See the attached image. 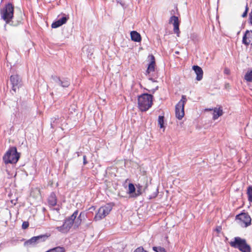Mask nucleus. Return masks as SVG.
Returning a JSON list of instances; mask_svg holds the SVG:
<instances>
[{
    "label": "nucleus",
    "mask_w": 252,
    "mask_h": 252,
    "mask_svg": "<svg viewBox=\"0 0 252 252\" xmlns=\"http://www.w3.org/2000/svg\"><path fill=\"white\" fill-rule=\"evenodd\" d=\"M158 89V87H157L155 89V90H157Z\"/></svg>",
    "instance_id": "nucleus-47"
},
{
    "label": "nucleus",
    "mask_w": 252,
    "mask_h": 252,
    "mask_svg": "<svg viewBox=\"0 0 252 252\" xmlns=\"http://www.w3.org/2000/svg\"><path fill=\"white\" fill-rule=\"evenodd\" d=\"M158 125L159 126L160 128H164V117L163 116H159L158 118Z\"/></svg>",
    "instance_id": "nucleus-21"
},
{
    "label": "nucleus",
    "mask_w": 252,
    "mask_h": 252,
    "mask_svg": "<svg viewBox=\"0 0 252 252\" xmlns=\"http://www.w3.org/2000/svg\"><path fill=\"white\" fill-rule=\"evenodd\" d=\"M149 80L152 81L153 82H155L156 81L152 77L149 78Z\"/></svg>",
    "instance_id": "nucleus-42"
},
{
    "label": "nucleus",
    "mask_w": 252,
    "mask_h": 252,
    "mask_svg": "<svg viewBox=\"0 0 252 252\" xmlns=\"http://www.w3.org/2000/svg\"><path fill=\"white\" fill-rule=\"evenodd\" d=\"M52 252V251H51V250H50L48 251H47V252Z\"/></svg>",
    "instance_id": "nucleus-46"
},
{
    "label": "nucleus",
    "mask_w": 252,
    "mask_h": 252,
    "mask_svg": "<svg viewBox=\"0 0 252 252\" xmlns=\"http://www.w3.org/2000/svg\"><path fill=\"white\" fill-rule=\"evenodd\" d=\"M78 210H76L72 214L71 216H70V217L67 218V219H68V220H71V221H72L73 222H74V220H75L76 219V218H77V216L78 215Z\"/></svg>",
    "instance_id": "nucleus-25"
},
{
    "label": "nucleus",
    "mask_w": 252,
    "mask_h": 252,
    "mask_svg": "<svg viewBox=\"0 0 252 252\" xmlns=\"http://www.w3.org/2000/svg\"><path fill=\"white\" fill-rule=\"evenodd\" d=\"M249 22L251 24H252V9L251 12L249 14Z\"/></svg>",
    "instance_id": "nucleus-34"
},
{
    "label": "nucleus",
    "mask_w": 252,
    "mask_h": 252,
    "mask_svg": "<svg viewBox=\"0 0 252 252\" xmlns=\"http://www.w3.org/2000/svg\"><path fill=\"white\" fill-rule=\"evenodd\" d=\"M51 78L54 81V83L62 88H67L70 85V80L68 78L63 77L61 78L59 76L54 75H51Z\"/></svg>",
    "instance_id": "nucleus-8"
},
{
    "label": "nucleus",
    "mask_w": 252,
    "mask_h": 252,
    "mask_svg": "<svg viewBox=\"0 0 252 252\" xmlns=\"http://www.w3.org/2000/svg\"><path fill=\"white\" fill-rule=\"evenodd\" d=\"M59 120V116H57V117H53L51 118V127L53 128L54 127V123L56 121Z\"/></svg>",
    "instance_id": "nucleus-29"
},
{
    "label": "nucleus",
    "mask_w": 252,
    "mask_h": 252,
    "mask_svg": "<svg viewBox=\"0 0 252 252\" xmlns=\"http://www.w3.org/2000/svg\"><path fill=\"white\" fill-rule=\"evenodd\" d=\"M113 208V205L111 203L101 207L94 218V220H100L108 215Z\"/></svg>",
    "instance_id": "nucleus-5"
},
{
    "label": "nucleus",
    "mask_w": 252,
    "mask_h": 252,
    "mask_svg": "<svg viewBox=\"0 0 252 252\" xmlns=\"http://www.w3.org/2000/svg\"><path fill=\"white\" fill-rule=\"evenodd\" d=\"M83 214V213L82 212H81L79 216L78 217V218H77V220H82V219H81V217H82V215Z\"/></svg>",
    "instance_id": "nucleus-37"
},
{
    "label": "nucleus",
    "mask_w": 252,
    "mask_h": 252,
    "mask_svg": "<svg viewBox=\"0 0 252 252\" xmlns=\"http://www.w3.org/2000/svg\"><path fill=\"white\" fill-rule=\"evenodd\" d=\"M224 73L226 75H229L230 73V69L227 67H225L224 69Z\"/></svg>",
    "instance_id": "nucleus-33"
},
{
    "label": "nucleus",
    "mask_w": 252,
    "mask_h": 252,
    "mask_svg": "<svg viewBox=\"0 0 252 252\" xmlns=\"http://www.w3.org/2000/svg\"><path fill=\"white\" fill-rule=\"evenodd\" d=\"M192 69L196 74V79L197 81H200L202 79L203 71L202 69L198 65H193Z\"/></svg>",
    "instance_id": "nucleus-15"
},
{
    "label": "nucleus",
    "mask_w": 252,
    "mask_h": 252,
    "mask_svg": "<svg viewBox=\"0 0 252 252\" xmlns=\"http://www.w3.org/2000/svg\"><path fill=\"white\" fill-rule=\"evenodd\" d=\"M73 223L74 222L66 218L62 226L57 227L56 229L62 233H66L71 228Z\"/></svg>",
    "instance_id": "nucleus-10"
},
{
    "label": "nucleus",
    "mask_w": 252,
    "mask_h": 252,
    "mask_svg": "<svg viewBox=\"0 0 252 252\" xmlns=\"http://www.w3.org/2000/svg\"><path fill=\"white\" fill-rule=\"evenodd\" d=\"M155 191L152 194L149 196V199H151L156 197L158 193V188H155Z\"/></svg>",
    "instance_id": "nucleus-27"
},
{
    "label": "nucleus",
    "mask_w": 252,
    "mask_h": 252,
    "mask_svg": "<svg viewBox=\"0 0 252 252\" xmlns=\"http://www.w3.org/2000/svg\"><path fill=\"white\" fill-rule=\"evenodd\" d=\"M49 237V235L47 234L40 235L37 236H34L32 237L31 239L26 241L24 243V246H35L38 243L44 242Z\"/></svg>",
    "instance_id": "nucleus-7"
},
{
    "label": "nucleus",
    "mask_w": 252,
    "mask_h": 252,
    "mask_svg": "<svg viewBox=\"0 0 252 252\" xmlns=\"http://www.w3.org/2000/svg\"><path fill=\"white\" fill-rule=\"evenodd\" d=\"M236 220H239L245 224V227H247L251 224V218L248 213H242L236 216Z\"/></svg>",
    "instance_id": "nucleus-11"
},
{
    "label": "nucleus",
    "mask_w": 252,
    "mask_h": 252,
    "mask_svg": "<svg viewBox=\"0 0 252 252\" xmlns=\"http://www.w3.org/2000/svg\"><path fill=\"white\" fill-rule=\"evenodd\" d=\"M156 90H155V89H154L153 91H152V92L153 93H154Z\"/></svg>",
    "instance_id": "nucleus-45"
},
{
    "label": "nucleus",
    "mask_w": 252,
    "mask_h": 252,
    "mask_svg": "<svg viewBox=\"0 0 252 252\" xmlns=\"http://www.w3.org/2000/svg\"><path fill=\"white\" fill-rule=\"evenodd\" d=\"M247 194L249 201L252 202V186H249L248 188Z\"/></svg>",
    "instance_id": "nucleus-23"
},
{
    "label": "nucleus",
    "mask_w": 252,
    "mask_h": 252,
    "mask_svg": "<svg viewBox=\"0 0 252 252\" xmlns=\"http://www.w3.org/2000/svg\"><path fill=\"white\" fill-rule=\"evenodd\" d=\"M149 57L150 58L151 62L148 65L147 69L146 70V73L149 74L151 72H154L155 71V58L153 55H150Z\"/></svg>",
    "instance_id": "nucleus-16"
},
{
    "label": "nucleus",
    "mask_w": 252,
    "mask_h": 252,
    "mask_svg": "<svg viewBox=\"0 0 252 252\" xmlns=\"http://www.w3.org/2000/svg\"><path fill=\"white\" fill-rule=\"evenodd\" d=\"M153 96L148 94H143L138 98V105L139 109L145 112L147 111L153 105Z\"/></svg>",
    "instance_id": "nucleus-2"
},
{
    "label": "nucleus",
    "mask_w": 252,
    "mask_h": 252,
    "mask_svg": "<svg viewBox=\"0 0 252 252\" xmlns=\"http://www.w3.org/2000/svg\"><path fill=\"white\" fill-rule=\"evenodd\" d=\"M214 108H206L205 109V111H214Z\"/></svg>",
    "instance_id": "nucleus-39"
},
{
    "label": "nucleus",
    "mask_w": 252,
    "mask_h": 252,
    "mask_svg": "<svg viewBox=\"0 0 252 252\" xmlns=\"http://www.w3.org/2000/svg\"><path fill=\"white\" fill-rule=\"evenodd\" d=\"M248 11H249V7L248 6V4H247L245 6V10L242 15V17L243 18H245L247 16Z\"/></svg>",
    "instance_id": "nucleus-28"
},
{
    "label": "nucleus",
    "mask_w": 252,
    "mask_h": 252,
    "mask_svg": "<svg viewBox=\"0 0 252 252\" xmlns=\"http://www.w3.org/2000/svg\"><path fill=\"white\" fill-rule=\"evenodd\" d=\"M131 39L132 41L135 42H140L141 40V37L137 32L133 31L130 32Z\"/></svg>",
    "instance_id": "nucleus-18"
},
{
    "label": "nucleus",
    "mask_w": 252,
    "mask_h": 252,
    "mask_svg": "<svg viewBox=\"0 0 252 252\" xmlns=\"http://www.w3.org/2000/svg\"><path fill=\"white\" fill-rule=\"evenodd\" d=\"M95 209V208L94 206H92L89 208V210L91 211H94Z\"/></svg>",
    "instance_id": "nucleus-38"
},
{
    "label": "nucleus",
    "mask_w": 252,
    "mask_h": 252,
    "mask_svg": "<svg viewBox=\"0 0 252 252\" xmlns=\"http://www.w3.org/2000/svg\"><path fill=\"white\" fill-rule=\"evenodd\" d=\"M175 54H179V51H176L175 52Z\"/></svg>",
    "instance_id": "nucleus-44"
},
{
    "label": "nucleus",
    "mask_w": 252,
    "mask_h": 252,
    "mask_svg": "<svg viewBox=\"0 0 252 252\" xmlns=\"http://www.w3.org/2000/svg\"><path fill=\"white\" fill-rule=\"evenodd\" d=\"M217 231H220V230L219 229H217Z\"/></svg>",
    "instance_id": "nucleus-48"
},
{
    "label": "nucleus",
    "mask_w": 252,
    "mask_h": 252,
    "mask_svg": "<svg viewBox=\"0 0 252 252\" xmlns=\"http://www.w3.org/2000/svg\"><path fill=\"white\" fill-rule=\"evenodd\" d=\"M48 202L49 205L51 206H55L57 204V199L56 194L52 192L50 194L48 199Z\"/></svg>",
    "instance_id": "nucleus-17"
},
{
    "label": "nucleus",
    "mask_w": 252,
    "mask_h": 252,
    "mask_svg": "<svg viewBox=\"0 0 252 252\" xmlns=\"http://www.w3.org/2000/svg\"><path fill=\"white\" fill-rule=\"evenodd\" d=\"M147 189H148V185L146 184L145 187H144V188L143 189V191L145 192Z\"/></svg>",
    "instance_id": "nucleus-40"
},
{
    "label": "nucleus",
    "mask_w": 252,
    "mask_h": 252,
    "mask_svg": "<svg viewBox=\"0 0 252 252\" xmlns=\"http://www.w3.org/2000/svg\"><path fill=\"white\" fill-rule=\"evenodd\" d=\"M169 23L173 24L174 26V32L177 34L178 36H179L180 32L179 30L180 23L178 17L176 16H172L169 19Z\"/></svg>",
    "instance_id": "nucleus-12"
},
{
    "label": "nucleus",
    "mask_w": 252,
    "mask_h": 252,
    "mask_svg": "<svg viewBox=\"0 0 252 252\" xmlns=\"http://www.w3.org/2000/svg\"><path fill=\"white\" fill-rule=\"evenodd\" d=\"M213 119L215 120L223 114V111L221 108L215 107L214 109Z\"/></svg>",
    "instance_id": "nucleus-19"
},
{
    "label": "nucleus",
    "mask_w": 252,
    "mask_h": 252,
    "mask_svg": "<svg viewBox=\"0 0 252 252\" xmlns=\"http://www.w3.org/2000/svg\"><path fill=\"white\" fill-rule=\"evenodd\" d=\"M229 244L231 247L238 249L242 252H251V247L247 243L246 240L239 237H235L234 241L230 242Z\"/></svg>",
    "instance_id": "nucleus-4"
},
{
    "label": "nucleus",
    "mask_w": 252,
    "mask_h": 252,
    "mask_svg": "<svg viewBox=\"0 0 252 252\" xmlns=\"http://www.w3.org/2000/svg\"><path fill=\"white\" fill-rule=\"evenodd\" d=\"M14 5L10 2L6 4L0 10V15L1 19L5 22L4 27L7 24H10L12 26H17V24H14L12 21L14 17Z\"/></svg>",
    "instance_id": "nucleus-1"
},
{
    "label": "nucleus",
    "mask_w": 252,
    "mask_h": 252,
    "mask_svg": "<svg viewBox=\"0 0 252 252\" xmlns=\"http://www.w3.org/2000/svg\"><path fill=\"white\" fill-rule=\"evenodd\" d=\"M187 101L186 96L183 95L181 99L176 104L175 107L176 117L179 120H181L184 116V106Z\"/></svg>",
    "instance_id": "nucleus-6"
},
{
    "label": "nucleus",
    "mask_w": 252,
    "mask_h": 252,
    "mask_svg": "<svg viewBox=\"0 0 252 252\" xmlns=\"http://www.w3.org/2000/svg\"><path fill=\"white\" fill-rule=\"evenodd\" d=\"M158 247H154L153 248V250L154 251L156 252H157V251H158Z\"/></svg>",
    "instance_id": "nucleus-41"
},
{
    "label": "nucleus",
    "mask_w": 252,
    "mask_h": 252,
    "mask_svg": "<svg viewBox=\"0 0 252 252\" xmlns=\"http://www.w3.org/2000/svg\"><path fill=\"white\" fill-rule=\"evenodd\" d=\"M157 252H166V251L164 248L159 247Z\"/></svg>",
    "instance_id": "nucleus-35"
},
{
    "label": "nucleus",
    "mask_w": 252,
    "mask_h": 252,
    "mask_svg": "<svg viewBox=\"0 0 252 252\" xmlns=\"http://www.w3.org/2000/svg\"><path fill=\"white\" fill-rule=\"evenodd\" d=\"M242 42L247 46L250 44H252V31H247L245 32L243 37Z\"/></svg>",
    "instance_id": "nucleus-13"
},
{
    "label": "nucleus",
    "mask_w": 252,
    "mask_h": 252,
    "mask_svg": "<svg viewBox=\"0 0 252 252\" xmlns=\"http://www.w3.org/2000/svg\"><path fill=\"white\" fill-rule=\"evenodd\" d=\"M134 252H147L146 251L144 250L142 247H139L137 248Z\"/></svg>",
    "instance_id": "nucleus-31"
},
{
    "label": "nucleus",
    "mask_w": 252,
    "mask_h": 252,
    "mask_svg": "<svg viewBox=\"0 0 252 252\" xmlns=\"http://www.w3.org/2000/svg\"><path fill=\"white\" fill-rule=\"evenodd\" d=\"M52 252H65V249L63 247H57L51 249Z\"/></svg>",
    "instance_id": "nucleus-26"
},
{
    "label": "nucleus",
    "mask_w": 252,
    "mask_h": 252,
    "mask_svg": "<svg viewBox=\"0 0 252 252\" xmlns=\"http://www.w3.org/2000/svg\"><path fill=\"white\" fill-rule=\"evenodd\" d=\"M10 81L12 85V90L14 92L22 85L21 79L17 74L12 75L10 78Z\"/></svg>",
    "instance_id": "nucleus-9"
},
{
    "label": "nucleus",
    "mask_w": 252,
    "mask_h": 252,
    "mask_svg": "<svg viewBox=\"0 0 252 252\" xmlns=\"http://www.w3.org/2000/svg\"><path fill=\"white\" fill-rule=\"evenodd\" d=\"M63 15L62 18L54 22L52 24L51 27L52 28H57L66 23L68 19V17H67L65 14H63Z\"/></svg>",
    "instance_id": "nucleus-14"
},
{
    "label": "nucleus",
    "mask_w": 252,
    "mask_h": 252,
    "mask_svg": "<svg viewBox=\"0 0 252 252\" xmlns=\"http://www.w3.org/2000/svg\"><path fill=\"white\" fill-rule=\"evenodd\" d=\"M76 153L77 155V157H79L80 156V153L79 152H77Z\"/></svg>",
    "instance_id": "nucleus-43"
},
{
    "label": "nucleus",
    "mask_w": 252,
    "mask_h": 252,
    "mask_svg": "<svg viewBox=\"0 0 252 252\" xmlns=\"http://www.w3.org/2000/svg\"><path fill=\"white\" fill-rule=\"evenodd\" d=\"M82 220H76V221L74 220V226L76 227H78L81 224Z\"/></svg>",
    "instance_id": "nucleus-32"
},
{
    "label": "nucleus",
    "mask_w": 252,
    "mask_h": 252,
    "mask_svg": "<svg viewBox=\"0 0 252 252\" xmlns=\"http://www.w3.org/2000/svg\"><path fill=\"white\" fill-rule=\"evenodd\" d=\"M29 226V222L27 221H25L23 222L22 227L23 229H25L28 228Z\"/></svg>",
    "instance_id": "nucleus-30"
},
{
    "label": "nucleus",
    "mask_w": 252,
    "mask_h": 252,
    "mask_svg": "<svg viewBox=\"0 0 252 252\" xmlns=\"http://www.w3.org/2000/svg\"><path fill=\"white\" fill-rule=\"evenodd\" d=\"M20 153L17 152L15 147H10L3 157L4 162L7 164L8 163L14 164L17 162L20 158Z\"/></svg>",
    "instance_id": "nucleus-3"
},
{
    "label": "nucleus",
    "mask_w": 252,
    "mask_h": 252,
    "mask_svg": "<svg viewBox=\"0 0 252 252\" xmlns=\"http://www.w3.org/2000/svg\"><path fill=\"white\" fill-rule=\"evenodd\" d=\"M136 187H137V190L135 192L134 194H132V197H137L138 196H139L140 195H141L142 193V186L140 185L139 184H138V185H136Z\"/></svg>",
    "instance_id": "nucleus-20"
},
{
    "label": "nucleus",
    "mask_w": 252,
    "mask_h": 252,
    "mask_svg": "<svg viewBox=\"0 0 252 252\" xmlns=\"http://www.w3.org/2000/svg\"><path fill=\"white\" fill-rule=\"evenodd\" d=\"M135 192V188L132 183L128 185V193L134 194Z\"/></svg>",
    "instance_id": "nucleus-24"
},
{
    "label": "nucleus",
    "mask_w": 252,
    "mask_h": 252,
    "mask_svg": "<svg viewBox=\"0 0 252 252\" xmlns=\"http://www.w3.org/2000/svg\"><path fill=\"white\" fill-rule=\"evenodd\" d=\"M244 79L247 81L249 82H252V70L250 71H248L245 76Z\"/></svg>",
    "instance_id": "nucleus-22"
},
{
    "label": "nucleus",
    "mask_w": 252,
    "mask_h": 252,
    "mask_svg": "<svg viewBox=\"0 0 252 252\" xmlns=\"http://www.w3.org/2000/svg\"><path fill=\"white\" fill-rule=\"evenodd\" d=\"M88 163V161L87 160V157L86 156H83V164L86 165Z\"/></svg>",
    "instance_id": "nucleus-36"
}]
</instances>
